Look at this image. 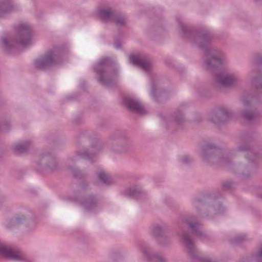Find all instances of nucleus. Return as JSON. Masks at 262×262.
<instances>
[{"instance_id":"7ed1b4c3","label":"nucleus","mask_w":262,"mask_h":262,"mask_svg":"<svg viewBox=\"0 0 262 262\" xmlns=\"http://www.w3.org/2000/svg\"><path fill=\"white\" fill-rule=\"evenodd\" d=\"M62 51V48L53 47L46 52L43 57L35 60L36 68L39 70H43L58 63L60 61V55Z\"/></svg>"},{"instance_id":"dca6fc26","label":"nucleus","mask_w":262,"mask_h":262,"mask_svg":"<svg viewBox=\"0 0 262 262\" xmlns=\"http://www.w3.org/2000/svg\"><path fill=\"white\" fill-rule=\"evenodd\" d=\"M13 8V6L9 3H5L0 1V17L12 11Z\"/></svg>"},{"instance_id":"20e7f679","label":"nucleus","mask_w":262,"mask_h":262,"mask_svg":"<svg viewBox=\"0 0 262 262\" xmlns=\"http://www.w3.org/2000/svg\"><path fill=\"white\" fill-rule=\"evenodd\" d=\"M182 242L187 248L192 262H213L211 260L201 256L195 249L193 242L185 232H182L181 234Z\"/></svg>"},{"instance_id":"aec40b11","label":"nucleus","mask_w":262,"mask_h":262,"mask_svg":"<svg viewBox=\"0 0 262 262\" xmlns=\"http://www.w3.org/2000/svg\"><path fill=\"white\" fill-rule=\"evenodd\" d=\"M242 116L247 121H251L257 117V114L256 112H252L250 110H246L243 112Z\"/></svg>"},{"instance_id":"2eb2a0df","label":"nucleus","mask_w":262,"mask_h":262,"mask_svg":"<svg viewBox=\"0 0 262 262\" xmlns=\"http://www.w3.org/2000/svg\"><path fill=\"white\" fill-rule=\"evenodd\" d=\"M210 37L207 33H199L198 38L196 39V42L199 47L201 48L207 47Z\"/></svg>"},{"instance_id":"cd10ccee","label":"nucleus","mask_w":262,"mask_h":262,"mask_svg":"<svg viewBox=\"0 0 262 262\" xmlns=\"http://www.w3.org/2000/svg\"><path fill=\"white\" fill-rule=\"evenodd\" d=\"M245 239V236L243 235L237 236L232 241L233 243L237 244L242 242Z\"/></svg>"},{"instance_id":"5701e85b","label":"nucleus","mask_w":262,"mask_h":262,"mask_svg":"<svg viewBox=\"0 0 262 262\" xmlns=\"http://www.w3.org/2000/svg\"><path fill=\"white\" fill-rule=\"evenodd\" d=\"M148 259L152 262H166V259L158 254L152 255L147 254Z\"/></svg>"},{"instance_id":"f257e3e1","label":"nucleus","mask_w":262,"mask_h":262,"mask_svg":"<svg viewBox=\"0 0 262 262\" xmlns=\"http://www.w3.org/2000/svg\"><path fill=\"white\" fill-rule=\"evenodd\" d=\"M115 61L110 58L101 60L95 69L98 75V80L103 85H108L115 83L118 78V71L114 67Z\"/></svg>"},{"instance_id":"473e14b6","label":"nucleus","mask_w":262,"mask_h":262,"mask_svg":"<svg viewBox=\"0 0 262 262\" xmlns=\"http://www.w3.org/2000/svg\"><path fill=\"white\" fill-rule=\"evenodd\" d=\"M130 147H131L130 145L128 144H127L126 147H125L124 148H123V149H122V151L126 152V151L130 150Z\"/></svg>"},{"instance_id":"f8f14e48","label":"nucleus","mask_w":262,"mask_h":262,"mask_svg":"<svg viewBox=\"0 0 262 262\" xmlns=\"http://www.w3.org/2000/svg\"><path fill=\"white\" fill-rule=\"evenodd\" d=\"M215 147L211 145H207L204 149V158H206L207 154H210L211 155L210 157L212 159H217L219 162L222 164L227 163L228 162L224 159L220 157L221 151L219 149H215L213 151H211V150L214 148Z\"/></svg>"},{"instance_id":"393cba45","label":"nucleus","mask_w":262,"mask_h":262,"mask_svg":"<svg viewBox=\"0 0 262 262\" xmlns=\"http://www.w3.org/2000/svg\"><path fill=\"white\" fill-rule=\"evenodd\" d=\"M253 82L255 85L257 89L260 92H262V77L256 78Z\"/></svg>"},{"instance_id":"423d86ee","label":"nucleus","mask_w":262,"mask_h":262,"mask_svg":"<svg viewBox=\"0 0 262 262\" xmlns=\"http://www.w3.org/2000/svg\"><path fill=\"white\" fill-rule=\"evenodd\" d=\"M215 50L210 48H207L205 51V54L207 56V59L205 63L207 68L209 70L218 67L221 65L223 62V59L221 57L215 56L214 53Z\"/></svg>"},{"instance_id":"e433bc0d","label":"nucleus","mask_w":262,"mask_h":262,"mask_svg":"<svg viewBox=\"0 0 262 262\" xmlns=\"http://www.w3.org/2000/svg\"><path fill=\"white\" fill-rule=\"evenodd\" d=\"M74 176H75V177H77V176H76V174H75Z\"/></svg>"},{"instance_id":"a211bd4d","label":"nucleus","mask_w":262,"mask_h":262,"mask_svg":"<svg viewBox=\"0 0 262 262\" xmlns=\"http://www.w3.org/2000/svg\"><path fill=\"white\" fill-rule=\"evenodd\" d=\"M84 207L86 209H91L96 205V201L95 196H90L82 203Z\"/></svg>"},{"instance_id":"f3484780","label":"nucleus","mask_w":262,"mask_h":262,"mask_svg":"<svg viewBox=\"0 0 262 262\" xmlns=\"http://www.w3.org/2000/svg\"><path fill=\"white\" fill-rule=\"evenodd\" d=\"M30 143L28 141L22 143H18L15 146V152L17 154H21L27 151L29 148Z\"/></svg>"},{"instance_id":"a878e982","label":"nucleus","mask_w":262,"mask_h":262,"mask_svg":"<svg viewBox=\"0 0 262 262\" xmlns=\"http://www.w3.org/2000/svg\"><path fill=\"white\" fill-rule=\"evenodd\" d=\"M174 121L178 124H181L184 120L181 112H178L173 116Z\"/></svg>"},{"instance_id":"f704fd0d","label":"nucleus","mask_w":262,"mask_h":262,"mask_svg":"<svg viewBox=\"0 0 262 262\" xmlns=\"http://www.w3.org/2000/svg\"><path fill=\"white\" fill-rule=\"evenodd\" d=\"M188 161H189V159L188 158L186 157V158H185L183 159V161L184 162V163H187Z\"/></svg>"},{"instance_id":"9b49d317","label":"nucleus","mask_w":262,"mask_h":262,"mask_svg":"<svg viewBox=\"0 0 262 262\" xmlns=\"http://www.w3.org/2000/svg\"><path fill=\"white\" fill-rule=\"evenodd\" d=\"M229 117L228 111L226 108H221L212 112L211 121L215 124H218L227 121Z\"/></svg>"},{"instance_id":"412c9836","label":"nucleus","mask_w":262,"mask_h":262,"mask_svg":"<svg viewBox=\"0 0 262 262\" xmlns=\"http://www.w3.org/2000/svg\"><path fill=\"white\" fill-rule=\"evenodd\" d=\"M98 179L105 184H110L112 183V179L110 176L104 172L101 171L98 174Z\"/></svg>"},{"instance_id":"6e6552de","label":"nucleus","mask_w":262,"mask_h":262,"mask_svg":"<svg viewBox=\"0 0 262 262\" xmlns=\"http://www.w3.org/2000/svg\"><path fill=\"white\" fill-rule=\"evenodd\" d=\"M124 104L132 111L141 115L146 113V110L143 105L137 100L130 97L124 98Z\"/></svg>"},{"instance_id":"7c9ffc66","label":"nucleus","mask_w":262,"mask_h":262,"mask_svg":"<svg viewBox=\"0 0 262 262\" xmlns=\"http://www.w3.org/2000/svg\"><path fill=\"white\" fill-rule=\"evenodd\" d=\"M232 183L229 182H227L224 183L223 186L226 188H229L231 186Z\"/></svg>"},{"instance_id":"c9c22d12","label":"nucleus","mask_w":262,"mask_h":262,"mask_svg":"<svg viewBox=\"0 0 262 262\" xmlns=\"http://www.w3.org/2000/svg\"><path fill=\"white\" fill-rule=\"evenodd\" d=\"M243 102L245 106H248L249 104V102L246 100H243Z\"/></svg>"},{"instance_id":"c85d7f7f","label":"nucleus","mask_w":262,"mask_h":262,"mask_svg":"<svg viewBox=\"0 0 262 262\" xmlns=\"http://www.w3.org/2000/svg\"><path fill=\"white\" fill-rule=\"evenodd\" d=\"M162 229L159 226H156L154 227L153 230V234L155 236H159L161 233Z\"/></svg>"},{"instance_id":"1a4fd4ad","label":"nucleus","mask_w":262,"mask_h":262,"mask_svg":"<svg viewBox=\"0 0 262 262\" xmlns=\"http://www.w3.org/2000/svg\"><path fill=\"white\" fill-rule=\"evenodd\" d=\"M216 82L220 85L228 86L234 85L237 82V78L233 75L218 72L215 75Z\"/></svg>"},{"instance_id":"ddd939ff","label":"nucleus","mask_w":262,"mask_h":262,"mask_svg":"<svg viewBox=\"0 0 262 262\" xmlns=\"http://www.w3.org/2000/svg\"><path fill=\"white\" fill-rule=\"evenodd\" d=\"M100 149V148L98 145L96 146L92 145L88 151L84 152L78 151L77 155L80 158L89 159L92 158Z\"/></svg>"},{"instance_id":"4be33fe9","label":"nucleus","mask_w":262,"mask_h":262,"mask_svg":"<svg viewBox=\"0 0 262 262\" xmlns=\"http://www.w3.org/2000/svg\"><path fill=\"white\" fill-rule=\"evenodd\" d=\"M239 150L240 151H248V156L249 157L250 160L254 161L257 159V156L256 155V154L254 152L253 150H251L250 147L248 145H246L245 147H244L243 146H240L239 148Z\"/></svg>"},{"instance_id":"4468645a","label":"nucleus","mask_w":262,"mask_h":262,"mask_svg":"<svg viewBox=\"0 0 262 262\" xmlns=\"http://www.w3.org/2000/svg\"><path fill=\"white\" fill-rule=\"evenodd\" d=\"M114 12L110 8H102L99 10V16L103 20H112Z\"/></svg>"},{"instance_id":"f03ea898","label":"nucleus","mask_w":262,"mask_h":262,"mask_svg":"<svg viewBox=\"0 0 262 262\" xmlns=\"http://www.w3.org/2000/svg\"><path fill=\"white\" fill-rule=\"evenodd\" d=\"M15 37L8 41L6 38L2 39L5 49L9 51L18 45L26 46L30 43L32 33L31 27L27 24H19L15 28Z\"/></svg>"},{"instance_id":"b1692460","label":"nucleus","mask_w":262,"mask_h":262,"mask_svg":"<svg viewBox=\"0 0 262 262\" xmlns=\"http://www.w3.org/2000/svg\"><path fill=\"white\" fill-rule=\"evenodd\" d=\"M142 193V190L139 187H135L129 190V195L137 198Z\"/></svg>"},{"instance_id":"c756f323","label":"nucleus","mask_w":262,"mask_h":262,"mask_svg":"<svg viewBox=\"0 0 262 262\" xmlns=\"http://www.w3.org/2000/svg\"><path fill=\"white\" fill-rule=\"evenodd\" d=\"M256 260L260 261L262 259V248L260 249L259 252L256 256Z\"/></svg>"},{"instance_id":"0eeeda50","label":"nucleus","mask_w":262,"mask_h":262,"mask_svg":"<svg viewBox=\"0 0 262 262\" xmlns=\"http://www.w3.org/2000/svg\"><path fill=\"white\" fill-rule=\"evenodd\" d=\"M130 62L134 65L142 68L144 71H148L151 67V62L149 58L142 54L130 55Z\"/></svg>"},{"instance_id":"bb28decb","label":"nucleus","mask_w":262,"mask_h":262,"mask_svg":"<svg viewBox=\"0 0 262 262\" xmlns=\"http://www.w3.org/2000/svg\"><path fill=\"white\" fill-rule=\"evenodd\" d=\"M48 158L51 159V161H52L51 163L48 164V166L49 167V168H50V169L51 170H54V169H56V168L57 167L56 162L55 160L52 158L48 157Z\"/></svg>"},{"instance_id":"6ab92c4d","label":"nucleus","mask_w":262,"mask_h":262,"mask_svg":"<svg viewBox=\"0 0 262 262\" xmlns=\"http://www.w3.org/2000/svg\"><path fill=\"white\" fill-rule=\"evenodd\" d=\"M112 20L119 26H123L126 24V18L125 16L120 14H117L116 13H114Z\"/></svg>"},{"instance_id":"2f4dec72","label":"nucleus","mask_w":262,"mask_h":262,"mask_svg":"<svg viewBox=\"0 0 262 262\" xmlns=\"http://www.w3.org/2000/svg\"><path fill=\"white\" fill-rule=\"evenodd\" d=\"M24 219V217L20 218V217H17L16 219L14 221L13 223L15 224H19L21 222V221Z\"/></svg>"},{"instance_id":"9d476101","label":"nucleus","mask_w":262,"mask_h":262,"mask_svg":"<svg viewBox=\"0 0 262 262\" xmlns=\"http://www.w3.org/2000/svg\"><path fill=\"white\" fill-rule=\"evenodd\" d=\"M183 221L184 223L190 227L193 233L199 236L201 239L204 240L208 237V235L199 228L200 224L194 221V218L193 217H187L184 219Z\"/></svg>"},{"instance_id":"39448f33","label":"nucleus","mask_w":262,"mask_h":262,"mask_svg":"<svg viewBox=\"0 0 262 262\" xmlns=\"http://www.w3.org/2000/svg\"><path fill=\"white\" fill-rule=\"evenodd\" d=\"M0 256L14 260H21L23 258V255L19 251L16 250L1 242Z\"/></svg>"},{"instance_id":"72a5a7b5","label":"nucleus","mask_w":262,"mask_h":262,"mask_svg":"<svg viewBox=\"0 0 262 262\" xmlns=\"http://www.w3.org/2000/svg\"><path fill=\"white\" fill-rule=\"evenodd\" d=\"M116 48L117 49H120L121 48V44L120 43H115Z\"/></svg>"}]
</instances>
